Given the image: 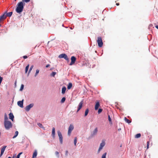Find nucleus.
Returning <instances> with one entry per match:
<instances>
[{
  "mask_svg": "<svg viewBox=\"0 0 158 158\" xmlns=\"http://www.w3.org/2000/svg\"><path fill=\"white\" fill-rule=\"evenodd\" d=\"M18 134H19L18 131H16L15 132V135L13 137V138L14 139V138H15L18 136Z\"/></svg>",
  "mask_w": 158,
  "mask_h": 158,
  "instance_id": "5701e85b",
  "label": "nucleus"
},
{
  "mask_svg": "<svg viewBox=\"0 0 158 158\" xmlns=\"http://www.w3.org/2000/svg\"><path fill=\"white\" fill-rule=\"evenodd\" d=\"M72 86V84L71 83H69L68 85L67 86V89H70Z\"/></svg>",
  "mask_w": 158,
  "mask_h": 158,
  "instance_id": "aec40b11",
  "label": "nucleus"
},
{
  "mask_svg": "<svg viewBox=\"0 0 158 158\" xmlns=\"http://www.w3.org/2000/svg\"><path fill=\"white\" fill-rule=\"evenodd\" d=\"M124 120L126 122L128 123H131V121L129 120L126 117H125L124 118Z\"/></svg>",
  "mask_w": 158,
  "mask_h": 158,
  "instance_id": "4be33fe9",
  "label": "nucleus"
},
{
  "mask_svg": "<svg viewBox=\"0 0 158 158\" xmlns=\"http://www.w3.org/2000/svg\"><path fill=\"white\" fill-rule=\"evenodd\" d=\"M68 151H66L65 152V155H67V154H68Z\"/></svg>",
  "mask_w": 158,
  "mask_h": 158,
  "instance_id": "a18cd8bd",
  "label": "nucleus"
},
{
  "mask_svg": "<svg viewBox=\"0 0 158 158\" xmlns=\"http://www.w3.org/2000/svg\"><path fill=\"white\" fill-rule=\"evenodd\" d=\"M15 156H13V158H15Z\"/></svg>",
  "mask_w": 158,
  "mask_h": 158,
  "instance_id": "09e8293b",
  "label": "nucleus"
},
{
  "mask_svg": "<svg viewBox=\"0 0 158 158\" xmlns=\"http://www.w3.org/2000/svg\"><path fill=\"white\" fill-rule=\"evenodd\" d=\"M37 125H38V126L40 127H42V125L41 123H37Z\"/></svg>",
  "mask_w": 158,
  "mask_h": 158,
  "instance_id": "a19ab883",
  "label": "nucleus"
},
{
  "mask_svg": "<svg viewBox=\"0 0 158 158\" xmlns=\"http://www.w3.org/2000/svg\"><path fill=\"white\" fill-rule=\"evenodd\" d=\"M37 154V151L35 150L32 155V158H36Z\"/></svg>",
  "mask_w": 158,
  "mask_h": 158,
  "instance_id": "a211bd4d",
  "label": "nucleus"
},
{
  "mask_svg": "<svg viewBox=\"0 0 158 158\" xmlns=\"http://www.w3.org/2000/svg\"><path fill=\"white\" fill-rule=\"evenodd\" d=\"M8 158H11L10 157H8Z\"/></svg>",
  "mask_w": 158,
  "mask_h": 158,
  "instance_id": "8fccbe9b",
  "label": "nucleus"
},
{
  "mask_svg": "<svg viewBox=\"0 0 158 158\" xmlns=\"http://www.w3.org/2000/svg\"><path fill=\"white\" fill-rule=\"evenodd\" d=\"M39 69H37L36 70V73H35V76H36L39 73Z\"/></svg>",
  "mask_w": 158,
  "mask_h": 158,
  "instance_id": "e433bc0d",
  "label": "nucleus"
},
{
  "mask_svg": "<svg viewBox=\"0 0 158 158\" xmlns=\"http://www.w3.org/2000/svg\"><path fill=\"white\" fill-rule=\"evenodd\" d=\"M23 100H22L21 101H19L18 102V105L21 107H23Z\"/></svg>",
  "mask_w": 158,
  "mask_h": 158,
  "instance_id": "9d476101",
  "label": "nucleus"
},
{
  "mask_svg": "<svg viewBox=\"0 0 158 158\" xmlns=\"http://www.w3.org/2000/svg\"><path fill=\"white\" fill-rule=\"evenodd\" d=\"M83 103V102L81 101L79 104L78 107V108L77 111V112H78L82 108V105Z\"/></svg>",
  "mask_w": 158,
  "mask_h": 158,
  "instance_id": "ddd939ff",
  "label": "nucleus"
},
{
  "mask_svg": "<svg viewBox=\"0 0 158 158\" xmlns=\"http://www.w3.org/2000/svg\"><path fill=\"white\" fill-rule=\"evenodd\" d=\"M102 111V109H99L98 111V114H100Z\"/></svg>",
  "mask_w": 158,
  "mask_h": 158,
  "instance_id": "c9c22d12",
  "label": "nucleus"
},
{
  "mask_svg": "<svg viewBox=\"0 0 158 158\" xmlns=\"http://www.w3.org/2000/svg\"><path fill=\"white\" fill-rule=\"evenodd\" d=\"M119 3H116V5L117 6H119Z\"/></svg>",
  "mask_w": 158,
  "mask_h": 158,
  "instance_id": "49530a36",
  "label": "nucleus"
},
{
  "mask_svg": "<svg viewBox=\"0 0 158 158\" xmlns=\"http://www.w3.org/2000/svg\"><path fill=\"white\" fill-rule=\"evenodd\" d=\"M22 154V152H20L17 155L16 158H19L20 155Z\"/></svg>",
  "mask_w": 158,
  "mask_h": 158,
  "instance_id": "4c0bfd02",
  "label": "nucleus"
},
{
  "mask_svg": "<svg viewBox=\"0 0 158 158\" xmlns=\"http://www.w3.org/2000/svg\"><path fill=\"white\" fill-rule=\"evenodd\" d=\"M149 142L148 141L147 142V149H148L149 148Z\"/></svg>",
  "mask_w": 158,
  "mask_h": 158,
  "instance_id": "ea45409f",
  "label": "nucleus"
},
{
  "mask_svg": "<svg viewBox=\"0 0 158 158\" xmlns=\"http://www.w3.org/2000/svg\"><path fill=\"white\" fill-rule=\"evenodd\" d=\"M88 112H89V110L88 109H87L85 110V116H86L87 115V114L88 113Z\"/></svg>",
  "mask_w": 158,
  "mask_h": 158,
  "instance_id": "393cba45",
  "label": "nucleus"
},
{
  "mask_svg": "<svg viewBox=\"0 0 158 158\" xmlns=\"http://www.w3.org/2000/svg\"><path fill=\"white\" fill-rule=\"evenodd\" d=\"M100 106V105L99 102H97L95 106V110H97L98 109Z\"/></svg>",
  "mask_w": 158,
  "mask_h": 158,
  "instance_id": "2eb2a0df",
  "label": "nucleus"
},
{
  "mask_svg": "<svg viewBox=\"0 0 158 158\" xmlns=\"http://www.w3.org/2000/svg\"><path fill=\"white\" fill-rule=\"evenodd\" d=\"M121 130V129H118V130Z\"/></svg>",
  "mask_w": 158,
  "mask_h": 158,
  "instance_id": "3c124183",
  "label": "nucleus"
},
{
  "mask_svg": "<svg viewBox=\"0 0 158 158\" xmlns=\"http://www.w3.org/2000/svg\"><path fill=\"white\" fill-rule=\"evenodd\" d=\"M6 13H4L2 15L0 16V20L1 21L5 19L6 18Z\"/></svg>",
  "mask_w": 158,
  "mask_h": 158,
  "instance_id": "9b49d317",
  "label": "nucleus"
},
{
  "mask_svg": "<svg viewBox=\"0 0 158 158\" xmlns=\"http://www.w3.org/2000/svg\"><path fill=\"white\" fill-rule=\"evenodd\" d=\"M33 65H32V66H31V67H30V69L29 70V72H28V73H29L31 72V70L33 69Z\"/></svg>",
  "mask_w": 158,
  "mask_h": 158,
  "instance_id": "72a5a7b5",
  "label": "nucleus"
},
{
  "mask_svg": "<svg viewBox=\"0 0 158 158\" xmlns=\"http://www.w3.org/2000/svg\"><path fill=\"white\" fill-rule=\"evenodd\" d=\"M24 3L22 2H20L18 3L16 9V11L18 13L21 12L23 9Z\"/></svg>",
  "mask_w": 158,
  "mask_h": 158,
  "instance_id": "f257e3e1",
  "label": "nucleus"
},
{
  "mask_svg": "<svg viewBox=\"0 0 158 158\" xmlns=\"http://www.w3.org/2000/svg\"><path fill=\"white\" fill-rule=\"evenodd\" d=\"M65 100V97H63L62 98L61 100V103H64Z\"/></svg>",
  "mask_w": 158,
  "mask_h": 158,
  "instance_id": "2f4dec72",
  "label": "nucleus"
},
{
  "mask_svg": "<svg viewBox=\"0 0 158 158\" xmlns=\"http://www.w3.org/2000/svg\"><path fill=\"white\" fill-rule=\"evenodd\" d=\"M23 88H24V85L23 84L21 85V87H20V90L22 91L23 90Z\"/></svg>",
  "mask_w": 158,
  "mask_h": 158,
  "instance_id": "f704fd0d",
  "label": "nucleus"
},
{
  "mask_svg": "<svg viewBox=\"0 0 158 158\" xmlns=\"http://www.w3.org/2000/svg\"><path fill=\"white\" fill-rule=\"evenodd\" d=\"M108 120H109V121L110 123V124H112V123L111 119L110 118V116L109 115H108Z\"/></svg>",
  "mask_w": 158,
  "mask_h": 158,
  "instance_id": "a878e982",
  "label": "nucleus"
},
{
  "mask_svg": "<svg viewBox=\"0 0 158 158\" xmlns=\"http://www.w3.org/2000/svg\"><path fill=\"white\" fill-rule=\"evenodd\" d=\"M30 1V0H22V2H28Z\"/></svg>",
  "mask_w": 158,
  "mask_h": 158,
  "instance_id": "58836bf2",
  "label": "nucleus"
},
{
  "mask_svg": "<svg viewBox=\"0 0 158 158\" xmlns=\"http://www.w3.org/2000/svg\"><path fill=\"white\" fill-rule=\"evenodd\" d=\"M8 117H7L6 114H5L4 116V121H8Z\"/></svg>",
  "mask_w": 158,
  "mask_h": 158,
  "instance_id": "cd10ccee",
  "label": "nucleus"
},
{
  "mask_svg": "<svg viewBox=\"0 0 158 158\" xmlns=\"http://www.w3.org/2000/svg\"><path fill=\"white\" fill-rule=\"evenodd\" d=\"M55 154L56 156L58 158H59V153L57 151H56L55 152Z\"/></svg>",
  "mask_w": 158,
  "mask_h": 158,
  "instance_id": "473e14b6",
  "label": "nucleus"
},
{
  "mask_svg": "<svg viewBox=\"0 0 158 158\" xmlns=\"http://www.w3.org/2000/svg\"><path fill=\"white\" fill-rule=\"evenodd\" d=\"M50 66V65L49 64H47L46 65V68H48V67H49V66Z\"/></svg>",
  "mask_w": 158,
  "mask_h": 158,
  "instance_id": "c03bdc74",
  "label": "nucleus"
},
{
  "mask_svg": "<svg viewBox=\"0 0 158 158\" xmlns=\"http://www.w3.org/2000/svg\"><path fill=\"white\" fill-rule=\"evenodd\" d=\"M52 135L53 137L54 138L55 137V128L54 127H53L52 128Z\"/></svg>",
  "mask_w": 158,
  "mask_h": 158,
  "instance_id": "dca6fc26",
  "label": "nucleus"
},
{
  "mask_svg": "<svg viewBox=\"0 0 158 158\" xmlns=\"http://www.w3.org/2000/svg\"><path fill=\"white\" fill-rule=\"evenodd\" d=\"M58 135L59 137V140L60 143L62 144L63 143V137L60 131H57Z\"/></svg>",
  "mask_w": 158,
  "mask_h": 158,
  "instance_id": "423d86ee",
  "label": "nucleus"
},
{
  "mask_svg": "<svg viewBox=\"0 0 158 158\" xmlns=\"http://www.w3.org/2000/svg\"><path fill=\"white\" fill-rule=\"evenodd\" d=\"M97 42L99 47H102V46L103 43L101 37L100 36L98 38Z\"/></svg>",
  "mask_w": 158,
  "mask_h": 158,
  "instance_id": "7ed1b4c3",
  "label": "nucleus"
},
{
  "mask_svg": "<svg viewBox=\"0 0 158 158\" xmlns=\"http://www.w3.org/2000/svg\"><path fill=\"white\" fill-rule=\"evenodd\" d=\"M12 14V12L7 13L6 14V17H10Z\"/></svg>",
  "mask_w": 158,
  "mask_h": 158,
  "instance_id": "412c9836",
  "label": "nucleus"
},
{
  "mask_svg": "<svg viewBox=\"0 0 158 158\" xmlns=\"http://www.w3.org/2000/svg\"><path fill=\"white\" fill-rule=\"evenodd\" d=\"M155 27L156 28H157L158 29V25H156V26Z\"/></svg>",
  "mask_w": 158,
  "mask_h": 158,
  "instance_id": "de8ad7c7",
  "label": "nucleus"
},
{
  "mask_svg": "<svg viewBox=\"0 0 158 158\" xmlns=\"http://www.w3.org/2000/svg\"><path fill=\"white\" fill-rule=\"evenodd\" d=\"M141 136V134L140 133L137 134L135 136V138H138L140 137Z\"/></svg>",
  "mask_w": 158,
  "mask_h": 158,
  "instance_id": "b1692460",
  "label": "nucleus"
},
{
  "mask_svg": "<svg viewBox=\"0 0 158 158\" xmlns=\"http://www.w3.org/2000/svg\"><path fill=\"white\" fill-rule=\"evenodd\" d=\"M56 74V73L55 72H52L51 74V76L54 77L55 75Z\"/></svg>",
  "mask_w": 158,
  "mask_h": 158,
  "instance_id": "c756f323",
  "label": "nucleus"
},
{
  "mask_svg": "<svg viewBox=\"0 0 158 158\" xmlns=\"http://www.w3.org/2000/svg\"><path fill=\"white\" fill-rule=\"evenodd\" d=\"M24 59H25L27 58V56H23Z\"/></svg>",
  "mask_w": 158,
  "mask_h": 158,
  "instance_id": "37998d69",
  "label": "nucleus"
},
{
  "mask_svg": "<svg viewBox=\"0 0 158 158\" xmlns=\"http://www.w3.org/2000/svg\"><path fill=\"white\" fill-rule=\"evenodd\" d=\"M76 60V58L74 56H72L71 58V62L70 63L69 65H72L74 64Z\"/></svg>",
  "mask_w": 158,
  "mask_h": 158,
  "instance_id": "6e6552de",
  "label": "nucleus"
},
{
  "mask_svg": "<svg viewBox=\"0 0 158 158\" xmlns=\"http://www.w3.org/2000/svg\"><path fill=\"white\" fill-rule=\"evenodd\" d=\"M6 147V146H3L1 148V151L0 156H1L3 154V153L5 150V149Z\"/></svg>",
  "mask_w": 158,
  "mask_h": 158,
  "instance_id": "f8f14e48",
  "label": "nucleus"
},
{
  "mask_svg": "<svg viewBox=\"0 0 158 158\" xmlns=\"http://www.w3.org/2000/svg\"><path fill=\"white\" fill-rule=\"evenodd\" d=\"M66 90V88L65 86H64L62 89V93L63 94H65Z\"/></svg>",
  "mask_w": 158,
  "mask_h": 158,
  "instance_id": "6ab92c4d",
  "label": "nucleus"
},
{
  "mask_svg": "<svg viewBox=\"0 0 158 158\" xmlns=\"http://www.w3.org/2000/svg\"><path fill=\"white\" fill-rule=\"evenodd\" d=\"M9 118L10 119H11L12 121H13V119L14 118V116L13 115V114L12 113H10L9 114Z\"/></svg>",
  "mask_w": 158,
  "mask_h": 158,
  "instance_id": "f3484780",
  "label": "nucleus"
},
{
  "mask_svg": "<svg viewBox=\"0 0 158 158\" xmlns=\"http://www.w3.org/2000/svg\"><path fill=\"white\" fill-rule=\"evenodd\" d=\"M58 57L60 58H64L68 62L69 61V59L68 58L67 55L65 54L62 53L61 54H60L59 56Z\"/></svg>",
  "mask_w": 158,
  "mask_h": 158,
  "instance_id": "20e7f679",
  "label": "nucleus"
},
{
  "mask_svg": "<svg viewBox=\"0 0 158 158\" xmlns=\"http://www.w3.org/2000/svg\"><path fill=\"white\" fill-rule=\"evenodd\" d=\"M29 68V64H28L26 66L25 68V73H27V71H28V69Z\"/></svg>",
  "mask_w": 158,
  "mask_h": 158,
  "instance_id": "bb28decb",
  "label": "nucleus"
},
{
  "mask_svg": "<svg viewBox=\"0 0 158 158\" xmlns=\"http://www.w3.org/2000/svg\"><path fill=\"white\" fill-rule=\"evenodd\" d=\"M15 1H16V0H15Z\"/></svg>",
  "mask_w": 158,
  "mask_h": 158,
  "instance_id": "603ef678",
  "label": "nucleus"
},
{
  "mask_svg": "<svg viewBox=\"0 0 158 158\" xmlns=\"http://www.w3.org/2000/svg\"><path fill=\"white\" fill-rule=\"evenodd\" d=\"M3 78L2 77H0V84H1L2 81V80Z\"/></svg>",
  "mask_w": 158,
  "mask_h": 158,
  "instance_id": "79ce46f5",
  "label": "nucleus"
},
{
  "mask_svg": "<svg viewBox=\"0 0 158 158\" xmlns=\"http://www.w3.org/2000/svg\"><path fill=\"white\" fill-rule=\"evenodd\" d=\"M4 124L5 128L7 130H9L12 127L11 123L9 121H4Z\"/></svg>",
  "mask_w": 158,
  "mask_h": 158,
  "instance_id": "f03ea898",
  "label": "nucleus"
},
{
  "mask_svg": "<svg viewBox=\"0 0 158 158\" xmlns=\"http://www.w3.org/2000/svg\"><path fill=\"white\" fill-rule=\"evenodd\" d=\"M74 129V127L72 124H70L69 127L68 132V134L69 136H70L72 131Z\"/></svg>",
  "mask_w": 158,
  "mask_h": 158,
  "instance_id": "39448f33",
  "label": "nucleus"
},
{
  "mask_svg": "<svg viewBox=\"0 0 158 158\" xmlns=\"http://www.w3.org/2000/svg\"><path fill=\"white\" fill-rule=\"evenodd\" d=\"M34 106V104L33 103L30 104L29 105L25 107V110L28 111L32 107Z\"/></svg>",
  "mask_w": 158,
  "mask_h": 158,
  "instance_id": "1a4fd4ad",
  "label": "nucleus"
},
{
  "mask_svg": "<svg viewBox=\"0 0 158 158\" xmlns=\"http://www.w3.org/2000/svg\"><path fill=\"white\" fill-rule=\"evenodd\" d=\"M106 152H105V153H104L102 155V158H106Z\"/></svg>",
  "mask_w": 158,
  "mask_h": 158,
  "instance_id": "7c9ffc66",
  "label": "nucleus"
},
{
  "mask_svg": "<svg viewBox=\"0 0 158 158\" xmlns=\"http://www.w3.org/2000/svg\"><path fill=\"white\" fill-rule=\"evenodd\" d=\"M77 138L76 137H75V138H74V144L75 145V146H76V143H77Z\"/></svg>",
  "mask_w": 158,
  "mask_h": 158,
  "instance_id": "c85d7f7f",
  "label": "nucleus"
},
{
  "mask_svg": "<svg viewBox=\"0 0 158 158\" xmlns=\"http://www.w3.org/2000/svg\"><path fill=\"white\" fill-rule=\"evenodd\" d=\"M105 142L103 140H102V143H100L99 148L98 150V152H99L102 149L103 147L105 146Z\"/></svg>",
  "mask_w": 158,
  "mask_h": 158,
  "instance_id": "0eeeda50",
  "label": "nucleus"
},
{
  "mask_svg": "<svg viewBox=\"0 0 158 158\" xmlns=\"http://www.w3.org/2000/svg\"><path fill=\"white\" fill-rule=\"evenodd\" d=\"M98 130L97 127L96 128L93 132V133L91 134V135L93 136L97 134L98 132Z\"/></svg>",
  "mask_w": 158,
  "mask_h": 158,
  "instance_id": "4468645a",
  "label": "nucleus"
}]
</instances>
